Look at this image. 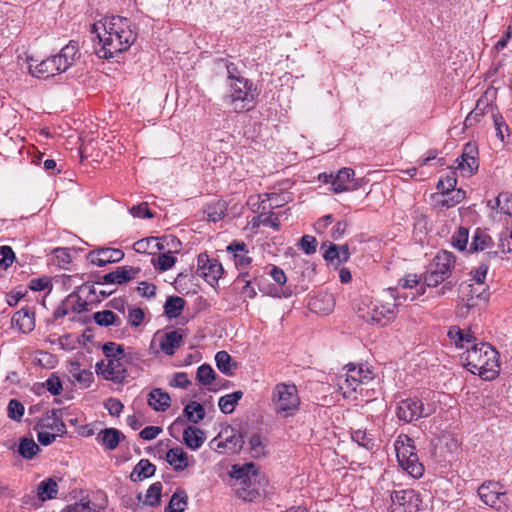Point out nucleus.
<instances>
[{
	"label": "nucleus",
	"mask_w": 512,
	"mask_h": 512,
	"mask_svg": "<svg viewBox=\"0 0 512 512\" xmlns=\"http://www.w3.org/2000/svg\"><path fill=\"white\" fill-rule=\"evenodd\" d=\"M90 33L96 35L99 47H96L95 53L103 59H111L127 51L138 36L135 24L119 15L104 17L93 23Z\"/></svg>",
	"instance_id": "1"
},
{
	"label": "nucleus",
	"mask_w": 512,
	"mask_h": 512,
	"mask_svg": "<svg viewBox=\"0 0 512 512\" xmlns=\"http://www.w3.org/2000/svg\"><path fill=\"white\" fill-rule=\"evenodd\" d=\"M498 352L488 343L473 344L464 356L466 366L482 379L492 380L499 374Z\"/></svg>",
	"instance_id": "2"
},
{
	"label": "nucleus",
	"mask_w": 512,
	"mask_h": 512,
	"mask_svg": "<svg viewBox=\"0 0 512 512\" xmlns=\"http://www.w3.org/2000/svg\"><path fill=\"white\" fill-rule=\"evenodd\" d=\"M258 92L253 82L247 78L232 79L228 83V93L224 97L234 112L240 113L253 108Z\"/></svg>",
	"instance_id": "3"
},
{
	"label": "nucleus",
	"mask_w": 512,
	"mask_h": 512,
	"mask_svg": "<svg viewBox=\"0 0 512 512\" xmlns=\"http://www.w3.org/2000/svg\"><path fill=\"white\" fill-rule=\"evenodd\" d=\"M271 407L277 415L287 418L295 415L300 407L296 385L278 383L272 388Z\"/></svg>",
	"instance_id": "4"
},
{
	"label": "nucleus",
	"mask_w": 512,
	"mask_h": 512,
	"mask_svg": "<svg viewBox=\"0 0 512 512\" xmlns=\"http://www.w3.org/2000/svg\"><path fill=\"white\" fill-rule=\"evenodd\" d=\"M232 477L238 482L237 495L245 501H254L260 496L259 485L261 475L253 463L233 466Z\"/></svg>",
	"instance_id": "5"
},
{
	"label": "nucleus",
	"mask_w": 512,
	"mask_h": 512,
	"mask_svg": "<svg viewBox=\"0 0 512 512\" xmlns=\"http://www.w3.org/2000/svg\"><path fill=\"white\" fill-rule=\"evenodd\" d=\"M396 303L374 304L370 296H363L357 304V315L368 323L386 326L396 315Z\"/></svg>",
	"instance_id": "6"
},
{
	"label": "nucleus",
	"mask_w": 512,
	"mask_h": 512,
	"mask_svg": "<svg viewBox=\"0 0 512 512\" xmlns=\"http://www.w3.org/2000/svg\"><path fill=\"white\" fill-rule=\"evenodd\" d=\"M454 265L455 256L451 252L445 250L439 252L424 275L425 284L429 287H436L449 278Z\"/></svg>",
	"instance_id": "7"
},
{
	"label": "nucleus",
	"mask_w": 512,
	"mask_h": 512,
	"mask_svg": "<svg viewBox=\"0 0 512 512\" xmlns=\"http://www.w3.org/2000/svg\"><path fill=\"white\" fill-rule=\"evenodd\" d=\"M434 411L432 405L425 406L420 399L407 398L398 402L395 413L400 421L411 423L420 418L429 417Z\"/></svg>",
	"instance_id": "8"
},
{
	"label": "nucleus",
	"mask_w": 512,
	"mask_h": 512,
	"mask_svg": "<svg viewBox=\"0 0 512 512\" xmlns=\"http://www.w3.org/2000/svg\"><path fill=\"white\" fill-rule=\"evenodd\" d=\"M478 495L483 503L498 511L507 508L508 497L503 486L489 481L478 488Z\"/></svg>",
	"instance_id": "9"
},
{
	"label": "nucleus",
	"mask_w": 512,
	"mask_h": 512,
	"mask_svg": "<svg viewBox=\"0 0 512 512\" xmlns=\"http://www.w3.org/2000/svg\"><path fill=\"white\" fill-rule=\"evenodd\" d=\"M390 512H418L422 500L413 489L393 491L390 495Z\"/></svg>",
	"instance_id": "10"
},
{
	"label": "nucleus",
	"mask_w": 512,
	"mask_h": 512,
	"mask_svg": "<svg viewBox=\"0 0 512 512\" xmlns=\"http://www.w3.org/2000/svg\"><path fill=\"white\" fill-rule=\"evenodd\" d=\"M125 357L104 360L96 364V373L103 379L112 381L116 384L123 383L128 373L124 363Z\"/></svg>",
	"instance_id": "11"
},
{
	"label": "nucleus",
	"mask_w": 512,
	"mask_h": 512,
	"mask_svg": "<svg viewBox=\"0 0 512 512\" xmlns=\"http://www.w3.org/2000/svg\"><path fill=\"white\" fill-rule=\"evenodd\" d=\"M354 393H359L367 397L365 402H369L374 396L375 390L373 388H363L361 386H369L374 382L375 373L373 367L368 362H359L357 365L354 364Z\"/></svg>",
	"instance_id": "12"
},
{
	"label": "nucleus",
	"mask_w": 512,
	"mask_h": 512,
	"mask_svg": "<svg viewBox=\"0 0 512 512\" xmlns=\"http://www.w3.org/2000/svg\"><path fill=\"white\" fill-rule=\"evenodd\" d=\"M196 273L211 286H214L223 273V267L217 259L210 258L207 253H200L197 258Z\"/></svg>",
	"instance_id": "13"
},
{
	"label": "nucleus",
	"mask_w": 512,
	"mask_h": 512,
	"mask_svg": "<svg viewBox=\"0 0 512 512\" xmlns=\"http://www.w3.org/2000/svg\"><path fill=\"white\" fill-rule=\"evenodd\" d=\"M478 146L475 142H468L463 146L462 153L457 158V169L463 175L471 176L477 172L479 168Z\"/></svg>",
	"instance_id": "14"
},
{
	"label": "nucleus",
	"mask_w": 512,
	"mask_h": 512,
	"mask_svg": "<svg viewBox=\"0 0 512 512\" xmlns=\"http://www.w3.org/2000/svg\"><path fill=\"white\" fill-rule=\"evenodd\" d=\"M34 429H43L51 431L59 436L67 433L66 424L63 421V410L54 408L47 411L43 417L35 424Z\"/></svg>",
	"instance_id": "15"
},
{
	"label": "nucleus",
	"mask_w": 512,
	"mask_h": 512,
	"mask_svg": "<svg viewBox=\"0 0 512 512\" xmlns=\"http://www.w3.org/2000/svg\"><path fill=\"white\" fill-rule=\"evenodd\" d=\"M359 247H354V251L357 253H361V256H358L359 267L370 266L371 264L377 261L379 257V251L381 249V242L375 238L370 237L368 240L364 241L359 239Z\"/></svg>",
	"instance_id": "16"
},
{
	"label": "nucleus",
	"mask_w": 512,
	"mask_h": 512,
	"mask_svg": "<svg viewBox=\"0 0 512 512\" xmlns=\"http://www.w3.org/2000/svg\"><path fill=\"white\" fill-rule=\"evenodd\" d=\"M27 62L29 73L36 78L46 79L62 73L61 64L57 62L55 56L48 57L37 64L33 63L32 57H28Z\"/></svg>",
	"instance_id": "17"
},
{
	"label": "nucleus",
	"mask_w": 512,
	"mask_h": 512,
	"mask_svg": "<svg viewBox=\"0 0 512 512\" xmlns=\"http://www.w3.org/2000/svg\"><path fill=\"white\" fill-rule=\"evenodd\" d=\"M124 256L125 254L121 249L99 247L90 251L86 258L91 264L103 267L110 263L120 262Z\"/></svg>",
	"instance_id": "18"
},
{
	"label": "nucleus",
	"mask_w": 512,
	"mask_h": 512,
	"mask_svg": "<svg viewBox=\"0 0 512 512\" xmlns=\"http://www.w3.org/2000/svg\"><path fill=\"white\" fill-rule=\"evenodd\" d=\"M140 273V268L132 266H121L117 267L116 270L109 272L103 276H100L95 284H125L132 279L136 278Z\"/></svg>",
	"instance_id": "19"
},
{
	"label": "nucleus",
	"mask_w": 512,
	"mask_h": 512,
	"mask_svg": "<svg viewBox=\"0 0 512 512\" xmlns=\"http://www.w3.org/2000/svg\"><path fill=\"white\" fill-rule=\"evenodd\" d=\"M260 203L258 210L266 211L273 210L287 204L292 200V196L287 192H270L259 195Z\"/></svg>",
	"instance_id": "20"
},
{
	"label": "nucleus",
	"mask_w": 512,
	"mask_h": 512,
	"mask_svg": "<svg viewBox=\"0 0 512 512\" xmlns=\"http://www.w3.org/2000/svg\"><path fill=\"white\" fill-rule=\"evenodd\" d=\"M54 56L57 62L61 64L60 69L62 73L66 72L80 57L78 42L71 40Z\"/></svg>",
	"instance_id": "21"
},
{
	"label": "nucleus",
	"mask_w": 512,
	"mask_h": 512,
	"mask_svg": "<svg viewBox=\"0 0 512 512\" xmlns=\"http://www.w3.org/2000/svg\"><path fill=\"white\" fill-rule=\"evenodd\" d=\"M183 338L184 334L181 330L165 332L159 342L160 350L168 356L174 355L176 350L180 347Z\"/></svg>",
	"instance_id": "22"
},
{
	"label": "nucleus",
	"mask_w": 512,
	"mask_h": 512,
	"mask_svg": "<svg viewBox=\"0 0 512 512\" xmlns=\"http://www.w3.org/2000/svg\"><path fill=\"white\" fill-rule=\"evenodd\" d=\"M324 259L335 266H339L341 263L348 261L350 257V251L348 244L337 246L330 244V246L323 253Z\"/></svg>",
	"instance_id": "23"
},
{
	"label": "nucleus",
	"mask_w": 512,
	"mask_h": 512,
	"mask_svg": "<svg viewBox=\"0 0 512 512\" xmlns=\"http://www.w3.org/2000/svg\"><path fill=\"white\" fill-rule=\"evenodd\" d=\"M11 323L23 333L31 332L35 327L34 313L27 308H22L14 313Z\"/></svg>",
	"instance_id": "24"
},
{
	"label": "nucleus",
	"mask_w": 512,
	"mask_h": 512,
	"mask_svg": "<svg viewBox=\"0 0 512 512\" xmlns=\"http://www.w3.org/2000/svg\"><path fill=\"white\" fill-rule=\"evenodd\" d=\"M394 447L396 451L397 461L403 462L405 458L411 457L416 454L414 440L406 434H400L395 442Z\"/></svg>",
	"instance_id": "25"
},
{
	"label": "nucleus",
	"mask_w": 512,
	"mask_h": 512,
	"mask_svg": "<svg viewBox=\"0 0 512 512\" xmlns=\"http://www.w3.org/2000/svg\"><path fill=\"white\" fill-rule=\"evenodd\" d=\"M147 402L153 410L164 412L171 405V397L161 388H154L149 392Z\"/></svg>",
	"instance_id": "26"
},
{
	"label": "nucleus",
	"mask_w": 512,
	"mask_h": 512,
	"mask_svg": "<svg viewBox=\"0 0 512 512\" xmlns=\"http://www.w3.org/2000/svg\"><path fill=\"white\" fill-rule=\"evenodd\" d=\"M449 339L454 343L457 348H464L468 345L476 344V338L470 332V330H464L458 326H451L447 333Z\"/></svg>",
	"instance_id": "27"
},
{
	"label": "nucleus",
	"mask_w": 512,
	"mask_h": 512,
	"mask_svg": "<svg viewBox=\"0 0 512 512\" xmlns=\"http://www.w3.org/2000/svg\"><path fill=\"white\" fill-rule=\"evenodd\" d=\"M68 372L82 388H88L94 380L93 373L88 369H83L77 361L69 363Z\"/></svg>",
	"instance_id": "28"
},
{
	"label": "nucleus",
	"mask_w": 512,
	"mask_h": 512,
	"mask_svg": "<svg viewBox=\"0 0 512 512\" xmlns=\"http://www.w3.org/2000/svg\"><path fill=\"white\" fill-rule=\"evenodd\" d=\"M121 437L124 435L116 428H105L97 435V441L106 450L112 451L119 445Z\"/></svg>",
	"instance_id": "29"
},
{
	"label": "nucleus",
	"mask_w": 512,
	"mask_h": 512,
	"mask_svg": "<svg viewBox=\"0 0 512 512\" xmlns=\"http://www.w3.org/2000/svg\"><path fill=\"white\" fill-rule=\"evenodd\" d=\"M491 109H494V106L488 103L487 98L481 97L477 101L475 108L465 118V127H471L474 123L480 121V118L485 114L491 113Z\"/></svg>",
	"instance_id": "30"
},
{
	"label": "nucleus",
	"mask_w": 512,
	"mask_h": 512,
	"mask_svg": "<svg viewBox=\"0 0 512 512\" xmlns=\"http://www.w3.org/2000/svg\"><path fill=\"white\" fill-rule=\"evenodd\" d=\"M205 439V433L197 427L189 426L183 431L184 444L191 450L199 449L203 445Z\"/></svg>",
	"instance_id": "31"
},
{
	"label": "nucleus",
	"mask_w": 512,
	"mask_h": 512,
	"mask_svg": "<svg viewBox=\"0 0 512 512\" xmlns=\"http://www.w3.org/2000/svg\"><path fill=\"white\" fill-rule=\"evenodd\" d=\"M166 460L176 471H183L189 466L188 455L180 447L169 449Z\"/></svg>",
	"instance_id": "32"
},
{
	"label": "nucleus",
	"mask_w": 512,
	"mask_h": 512,
	"mask_svg": "<svg viewBox=\"0 0 512 512\" xmlns=\"http://www.w3.org/2000/svg\"><path fill=\"white\" fill-rule=\"evenodd\" d=\"M244 439L241 433L231 430V435L225 437L223 441L217 444L218 448H223L227 453L235 454L243 448Z\"/></svg>",
	"instance_id": "33"
},
{
	"label": "nucleus",
	"mask_w": 512,
	"mask_h": 512,
	"mask_svg": "<svg viewBox=\"0 0 512 512\" xmlns=\"http://www.w3.org/2000/svg\"><path fill=\"white\" fill-rule=\"evenodd\" d=\"M334 299L331 294L318 295L310 300L309 307L314 312L327 314L332 311Z\"/></svg>",
	"instance_id": "34"
},
{
	"label": "nucleus",
	"mask_w": 512,
	"mask_h": 512,
	"mask_svg": "<svg viewBox=\"0 0 512 512\" xmlns=\"http://www.w3.org/2000/svg\"><path fill=\"white\" fill-rule=\"evenodd\" d=\"M399 465L414 479L422 477L424 473V466L419 461L417 453L411 457L405 458L403 462H399Z\"/></svg>",
	"instance_id": "35"
},
{
	"label": "nucleus",
	"mask_w": 512,
	"mask_h": 512,
	"mask_svg": "<svg viewBox=\"0 0 512 512\" xmlns=\"http://www.w3.org/2000/svg\"><path fill=\"white\" fill-rule=\"evenodd\" d=\"M156 471V467L147 459H141L134 467L131 473L133 481L143 480L152 477Z\"/></svg>",
	"instance_id": "36"
},
{
	"label": "nucleus",
	"mask_w": 512,
	"mask_h": 512,
	"mask_svg": "<svg viewBox=\"0 0 512 512\" xmlns=\"http://www.w3.org/2000/svg\"><path fill=\"white\" fill-rule=\"evenodd\" d=\"M376 446V443L368 441L366 442V444H364V448L354 447V458H357V460L354 459V464L357 463L360 467H363V469H365L364 466L366 464H369L370 461L372 460Z\"/></svg>",
	"instance_id": "37"
},
{
	"label": "nucleus",
	"mask_w": 512,
	"mask_h": 512,
	"mask_svg": "<svg viewBox=\"0 0 512 512\" xmlns=\"http://www.w3.org/2000/svg\"><path fill=\"white\" fill-rule=\"evenodd\" d=\"M188 504L187 493L183 489H177L166 507L168 512H184Z\"/></svg>",
	"instance_id": "38"
},
{
	"label": "nucleus",
	"mask_w": 512,
	"mask_h": 512,
	"mask_svg": "<svg viewBox=\"0 0 512 512\" xmlns=\"http://www.w3.org/2000/svg\"><path fill=\"white\" fill-rule=\"evenodd\" d=\"M58 486L54 479L48 478L40 482L37 487V495L41 501H47L56 497Z\"/></svg>",
	"instance_id": "39"
},
{
	"label": "nucleus",
	"mask_w": 512,
	"mask_h": 512,
	"mask_svg": "<svg viewBox=\"0 0 512 512\" xmlns=\"http://www.w3.org/2000/svg\"><path fill=\"white\" fill-rule=\"evenodd\" d=\"M493 244L492 238L480 228L474 231L470 249L474 252L484 251Z\"/></svg>",
	"instance_id": "40"
},
{
	"label": "nucleus",
	"mask_w": 512,
	"mask_h": 512,
	"mask_svg": "<svg viewBox=\"0 0 512 512\" xmlns=\"http://www.w3.org/2000/svg\"><path fill=\"white\" fill-rule=\"evenodd\" d=\"M95 323L99 326H116L119 327L122 324L121 319L111 310L98 311L93 314Z\"/></svg>",
	"instance_id": "41"
},
{
	"label": "nucleus",
	"mask_w": 512,
	"mask_h": 512,
	"mask_svg": "<svg viewBox=\"0 0 512 512\" xmlns=\"http://www.w3.org/2000/svg\"><path fill=\"white\" fill-rule=\"evenodd\" d=\"M243 397L242 391H234L233 393L220 397L218 406L224 414H230L235 410L238 401Z\"/></svg>",
	"instance_id": "42"
},
{
	"label": "nucleus",
	"mask_w": 512,
	"mask_h": 512,
	"mask_svg": "<svg viewBox=\"0 0 512 512\" xmlns=\"http://www.w3.org/2000/svg\"><path fill=\"white\" fill-rule=\"evenodd\" d=\"M40 452L39 446L32 438L23 437L20 439L18 453L24 459H32Z\"/></svg>",
	"instance_id": "43"
},
{
	"label": "nucleus",
	"mask_w": 512,
	"mask_h": 512,
	"mask_svg": "<svg viewBox=\"0 0 512 512\" xmlns=\"http://www.w3.org/2000/svg\"><path fill=\"white\" fill-rule=\"evenodd\" d=\"M185 300L178 296H171L165 302L164 312L169 318H177L184 309Z\"/></svg>",
	"instance_id": "44"
},
{
	"label": "nucleus",
	"mask_w": 512,
	"mask_h": 512,
	"mask_svg": "<svg viewBox=\"0 0 512 512\" xmlns=\"http://www.w3.org/2000/svg\"><path fill=\"white\" fill-rule=\"evenodd\" d=\"M226 210L225 202L218 201L207 205L204 209V213L208 221L216 223L224 218Z\"/></svg>",
	"instance_id": "45"
},
{
	"label": "nucleus",
	"mask_w": 512,
	"mask_h": 512,
	"mask_svg": "<svg viewBox=\"0 0 512 512\" xmlns=\"http://www.w3.org/2000/svg\"><path fill=\"white\" fill-rule=\"evenodd\" d=\"M287 212H279V213H275L271 210H269L268 212H265V211H262L258 216H257V221L259 224H262L264 226H269L271 228H273L274 230L278 231L280 230V218L286 214Z\"/></svg>",
	"instance_id": "46"
},
{
	"label": "nucleus",
	"mask_w": 512,
	"mask_h": 512,
	"mask_svg": "<svg viewBox=\"0 0 512 512\" xmlns=\"http://www.w3.org/2000/svg\"><path fill=\"white\" fill-rule=\"evenodd\" d=\"M183 412L187 420L194 424L203 420L206 415L204 407L197 402L187 404Z\"/></svg>",
	"instance_id": "47"
},
{
	"label": "nucleus",
	"mask_w": 512,
	"mask_h": 512,
	"mask_svg": "<svg viewBox=\"0 0 512 512\" xmlns=\"http://www.w3.org/2000/svg\"><path fill=\"white\" fill-rule=\"evenodd\" d=\"M349 169L344 168L340 170L335 176L330 175L332 188L336 193L347 191L349 184Z\"/></svg>",
	"instance_id": "48"
},
{
	"label": "nucleus",
	"mask_w": 512,
	"mask_h": 512,
	"mask_svg": "<svg viewBox=\"0 0 512 512\" xmlns=\"http://www.w3.org/2000/svg\"><path fill=\"white\" fill-rule=\"evenodd\" d=\"M465 191L462 189H455L450 190L446 193H443V200L441 201L442 206H445L446 208H451L460 203L465 199Z\"/></svg>",
	"instance_id": "49"
},
{
	"label": "nucleus",
	"mask_w": 512,
	"mask_h": 512,
	"mask_svg": "<svg viewBox=\"0 0 512 512\" xmlns=\"http://www.w3.org/2000/svg\"><path fill=\"white\" fill-rule=\"evenodd\" d=\"M154 267L160 271H167L171 269L176 263V257L172 255L171 251L161 253L156 260H152Z\"/></svg>",
	"instance_id": "50"
},
{
	"label": "nucleus",
	"mask_w": 512,
	"mask_h": 512,
	"mask_svg": "<svg viewBox=\"0 0 512 512\" xmlns=\"http://www.w3.org/2000/svg\"><path fill=\"white\" fill-rule=\"evenodd\" d=\"M249 448L252 457L258 458L265 455L266 443L259 434L255 433L249 438Z\"/></svg>",
	"instance_id": "51"
},
{
	"label": "nucleus",
	"mask_w": 512,
	"mask_h": 512,
	"mask_svg": "<svg viewBox=\"0 0 512 512\" xmlns=\"http://www.w3.org/2000/svg\"><path fill=\"white\" fill-rule=\"evenodd\" d=\"M161 492H162V484L160 482H155L148 488L144 503L149 506H157L161 500Z\"/></svg>",
	"instance_id": "52"
},
{
	"label": "nucleus",
	"mask_w": 512,
	"mask_h": 512,
	"mask_svg": "<svg viewBox=\"0 0 512 512\" xmlns=\"http://www.w3.org/2000/svg\"><path fill=\"white\" fill-rule=\"evenodd\" d=\"M217 368L225 375L232 374V358L226 351H219L215 355Z\"/></svg>",
	"instance_id": "53"
},
{
	"label": "nucleus",
	"mask_w": 512,
	"mask_h": 512,
	"mask_svg": "<svg viewBox=\"0 0 512 512\" xmlns=\"http://www.w3.org/2000/svg\"><path fill=\"white\" fill-rule=\"evenodd\" d=\"M469 238V231L465 227H459L458 230L453 234L451 238V244L453 247L460 251H464L467 247Z\"/></svg>",
	"instance_id": "54"
},
{
	"label": "nucleus",
	"mask_w": 512,
	"mask_h": 512,
	"mask_svg": "<svg viewBox=\"0 0 512 512\" xmlns=\"http://www.w3.org/2000/svg\"><path fill=\"white\" fill-rule=\"evenodd\" d=\"M66 298L72 312L82 313L88 310L87 301L83 300L76 290L70 293Z\"/></svg>",
	"instance_id": "55"
},
{
	"label": "nucleus",
	"mask_w": 512,
	"mask_h": 512,
	"mask_svg": "<svg viewBox=\"0 0 512 512\" xmlns=\"http://www.w3.org/2000/svg\"><path fill=\"white\" fill-rule=\"evenodd\" d=\"M491 118L493 120L494 127L496 130V136L501 141H504V138H505L504 133L509 132V127H508L507 123L505 122L503 116L500 113L495 112V108L491 109Z\"/></svg>",
	"instance_id": "56"
},
{
	"label": "nucleus",
	"mask_w": 512,
	"mask_h": 512,
	"mask_svg": "<svg viewBox=\"0 0 512 512\" xmlns=\"http://www.w3.org/2000/svg\"><path fill=\"white\" fill-rule=\"evenodd\" d=\"M103 354L106 360L125 357L124 347L114 342H107L102 346Z\"/></svg>",
	"instance_id": "57"
},
{
	"label": "nucleus",
	"mask_w": 512,
	"mask_h": 512,
	"mask_svg": "<svg viewBox=\"0 0 512 512\" xmlns=\"http://www.w3.org/2000/svg\"><path fill=\"white\" fill-rule=\"evenodd\" d=\"M494 202L497 203V209L506 215H512V194L500 193Z\"/></svg>",
	"instance_id": "58"
},
{
	"label": "nucleus",
	"mask_w": 512,
	"mask_h": 512,
	"mask_svg": "<svg viewBox=\"0 0 512 512\" xmlns=\"http://www.w3.org/2000/svg\"><path fill=\"white\" fill-rule=\"evenodd\" d=\"M215 376L214 370L208 364H203L197 369V380L203 385H210Z\"/></svg>",
	"instance_id": "59"
},
{
	"label": "nucleus",
	"mask_w": 512,
	"mask_h": 512,
	"mask_svg": "<svg viewBox=\"0 0 512 512\" xmlns=\"http://www.w3.org/2000/svg\"><path fill=\"white\" fill-rule=\"evenodd\" d=\"M153 243H158L157 237H148L136 241L133 245V249L137 253H148L153 254Z\"/></svg>",
	"instance_id": "60"
},
{
	"label": "nucleus",
	"mask_w": 512,
	"mask_h": 512,
	"mask_svg": "<svg viewBox=\"0 0 512 512\" xmlns=\"http://www.w3.org/2000/svg\"><path fill=\"white\" fill-rule=\"evenodd\" d=\"M8 417L15 421H20L24 414V406L17 399H11L7 407Z\"/></svg>",
	"instance_id": "61"
},
{
	"label": "nucleus",
	"mask_w": 512,
	"mask_h": 512,
	"mask_svg": "<svg viewBox=\"0 0 512 512\" xmlns=\"http://www.w3.org/2000/svg\"><path fill=\"white\" fill-rule=\"evenodd\" d=\"M0 254V267L5 270L13 264L15 260V254L10 246H1Z\"/></svg>",
	"instance_id": "62"
},
{
	"label": "nucleus",
	"mask_w": 512,
	"mask_h": 512,
	"mask_svg": "<svg viewBox=\"0 0 512 512\" xmlns=\"http://www.w3.org/2000/svg\"><path fill=\"white\" fill-rule=\"evenodd\" d=\"M144 319V311L140 307H129L128 322L133 327L141 325Z\"/></svg>",
	"instance_id": "63"
},
{
	"label": "nucleus",
	"mask_w": 512,
	"mask_h": 512,
	"mask_svg": "<svg viewBox=\"0 0 512 512\" xmlns=\"http://www.w3.org/2000/svg\"><path fill=\"white\" fill-rule=\"evenodd\" d=\"M300 248L307 254L311 255L316 252L317 240L310 235H304L300 240Z\"/></svg>",
	"instance_id": "64"
}]
</instances>
